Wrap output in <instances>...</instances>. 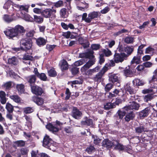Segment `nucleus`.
Masks as SVG:
<instances>
[{"mask_svg": "<svg viewBox=\"0 0 157 157\" xmlns=\"http://www.w3.org/2000/svg\"><path fill=\"white\" fill-rule=\"evenodd\" d=\"M30 87L31 92L36 95V96H41L44 93V90L42 88L36 84Z\"/></svg>", "mask_w": 157, "mask_h": 157, "instance_id": "39448f33", "label": "nucleus"}, {"mask_svg": "<svg viewBox=\"0 0 157 157\" xmlns=\"http://www.w3.org/2000/svg\"><path fill=\"white\" fill-rule=\"evenodd\" d=\"M129 103V105L124 107V109L126 111L129 110H138L140 106L139 104L134 101H130Z\"/></svg>", "mask_w": 157, "mask_h": 157, "instance_id": "6e6552de", "label": "nucleus"}, {"mask_svg": "<svg viewBox=\"0 0 157 157\" xmlns=\"http://www.w3.org/2000/svg\"><path fill=\"white\" fill-rule=\"evenodd\" d=\"M94 52L92 50H90L85 52L86 59H92L94 57Z\"/></svg>", "mask_w": 157, "mask_h": 157, "instance_id": "72a5a7b5", "label": "nucleus"}, {"mask_svg": "<svg viewBox=\"0 0 157 157\" xmlns=\"http://www.w3.org/2000/svg\"><path fill=\"white\" fill-rule=\"evenodd\" d=\"M95 61L93 60H89L87 62H86L85 64L88 68H89L92 65L95 63Z\"/></svg>", "mask_w": 157, "mask_h": 157, "instance_id": "052dcab7", "label": "nucleus"}, {"mask_svg": "<svg viewBox=\"0 0 157 157\" xmlns=\"http://www.w3.org/2000/svg\"><path fill=\"white\" fill-rule=\"evenodd\" d=\"M99 15V12L96 11H93L90 13L88 14L89 20V23L91 22L92 20L97 18Z\"/></svg>", "mask_w": 157, "mask_h": 157, "instance_id": "b1692460", "label": "nucleus"}, {"mask_svg": "<svg viewBox=\"0 0 157 157\" xmlns=\"http://www.w3.org/2000/svg\"><path fill=\"white\" fill-rule=\"evenodd\" d=\"M48 75L51 77H55L57 75V73L54 67H52L48 71Z\"/></svg>", "mask_w": 157, "mask_h": 157, "instance_id": "bb28decb", "label": "nucleus"}, {"mask_svg": "<svg viewBox=\"0 0 157 157\" xmlns=\"http://www.w3.org/2000/svg\"><path fill=\"white\" fill-rule=\"evenodd\" d=\"M25 32V30L22 26L18 25L10 29H7L4 31L5 35L9 39H13L17 37L19 35H23Z\"/></svg>", "mask_w": 157, "mask_h": 157, "instance_id": "f257e3e1", "label": "nucleus"}, {"mask_svg": "<svg viewBox=\"0 0 157 157\" xmlns=\"http://www.w3.org/2000/svg\"><path fill=\"white\" fill-rule=\"evenodd\" d=\"M132 82L133 86L137 89V91L139 89L140 86H143L145 84V83L143 80H140L138 78H135L132 81Z\"/></svg>", "mask_w": 157, "mask_h": 157, "instance_id": "4468645a", "label": "nucleus"}, {"mask_svg": "<svg viewBox=\"0 0 157 157\" xmlns=\"http://www.w3.org/2000/svg\"><path fill=\"white\" fill-rule=\"evenodd\" d=\"M8 63L9 64L12 65H17V59L15 56H13L11 58H9L8 60Z\"/></svg>", "mask_w": 157, "mask_h": 157, "instance_id": "c85d7f7f", "label": "nucleus"}, {"mask_svg": "<svg viewBox=\"0 0 157 157\" xmlns=\"http://www.w3.org/2000/svg\"><path fill=\"white\" fill-rule=\"evenodd\" d=\"M92 137L94 139V143L95 144L98 145L100 143L101 139L97 136L93 135Z\"/></svg>", "mask_w": 157, "mask_h": 157, "instance_id": "79ce46f5", "label": "nucleus"}, {"mask_svg": "<svg viewBox=\"0 0 157 157\" xmlns=\"http://www.w3.org/2000/svg\"><path fill=\"white\" fill-rule=\"evenodd\" d=\"M113 86V85L111 83H108L107 84L105 87V90L106 92L109 91Z\"/></svg>", "mask_w": 157, "mask_h": 157, "instance_id": "5fc2aeb1", "label": "nucleus"}, {"mask_svg": "<svg viewBox=\"0 0 157 157\" xmlns=\"http://www.w3.org/2000/svg\"><path fill=\"white\" fill-rule=\"evenodd\" d=\"M142 61L139 59L137 58L136 56H134L131 61V64H132L134 63L139 64Z\"/></svg>", "mask_w": 157, "mask_h": 157, "instance_id": "49530a36", "label": "nucleus"}, {"mask_svg": "<svg viewBox=\"0 0 157 157\" xmlns=\"http://www.w3.org/2000/svg\"><path fill=\"white\" fill-rule=\"evenodd\" d=\"M101 50L103 53L104 54V55H105L106 56H109L112 54V53L111 51L109 49H108V50H107L105 49H101Z\"/></svg>", "mask_w": 157, "mask_h": 157, "instance_id": "4d7b16f0", "label": "nucleus"}, {"mask_svg": "<svg viewBox=\"0 0 157 157\" xmlns=\"http://www.w3.org/2000/svg\"><path fill=\"white\" fill-rule=\"evenodd\" d=\"M36 44L39 47H42L45 45L48 42L47 40L44 38L40 37L38 38H34Z\"/></svg>", "mask_w": 157, "mask_h": 157, "instance_id": "f3484780", "label": "nucleus"}, {"mask_svg": "<svg viewBox=\"0 0 157 157\" xmlns=\"http://www.w3.org/2000/svg\"><path fill=\"white\" fill-rule=\"evenodd\" d=\"M56 46V45H51L50 44H47L46 46V49L49 51V52H50Z\"/></svg>", "mask_w": 157, "mask_h": 157, "instance_id": "6e6d98bb", "label": "nucleus"}, {"mask_svg": "<svg viewBox=\"0 0 157 157\" xmlns=\"http://www.w3.org/2000/svg\"><path fill=\"white\" fill-rule=\"evenodd\" d=\"M23 60L33 61L34 60L33 57L30 55L25 54L24 55L22 58Z\"/></svg>", "mask_w": 157, "mask_h": 157, "instance_id": "37998d69", "label": "nucleus"}, {"mask_svg": "<svg viewBox=\"0 0 157 157\" xmlns=\"http://www.w3.org/2000/svg\"><path fill=\"white\" fill-rule=\"evenodd\" d=\"M154 75L151 79L150 81V83L154 82V80H155V78L157 77V68L153 72Z\"/></svg>", "mask_w": 157, "mask_h": 157, "instance_id": "69168bd1", "label": "nucleus"}, {"mask_svg": "<svg viewBox=\"0 0 157 157\" xmlns=\"http://www.w3.org/2000/svg\"><path fill=\"white\" fill-rule=\"evenodd\" d=\"M43 21L44 18L42 17L36 15H34L33 22L34 21L37 23L41 24L43 22Z\"/></svg>", "mask_w": 157, "mask_h": 157, "instance_id": "cd10ccee", "label": "nucleus"}, {"mask_svg": "<svg viewBox=\"0 0 157 157\" xmlns=\"http://www.w3.org/2000/svg\"><path fill=\"white\" fill-rule=\"evenodd\" d=\"M84 120L81 122V125L91 127L93 125V121L89 117H85L83 119Z\"/></svg>", "mask_w": 157, "mask_h": 157, "instance_id": "6ab92c4d", "label": "nucleus"}, {"mask_svg": "<svg viewBox=\"0 0 157 157\" xmlns=\"http://www.w3.org/2000/svg\"><path fill=\"white\" fill-rule=\"evenodd\" d=\"M6 108L8 113H12L14 110L13 106L9 102L6 103Z\"/></svg>", "mask_w": 157, "mask_h": 157, "instance_id": "c9c22d12", "label": "nucleus"}, {"mask_svg": "<svg viewBox=\"0 0 157 157\" xmlns=\"http://www.w3.org/2000/svg\"><path fill=\"white\" fill-rule=\"evenodd\" d=\"M115 146L114 143L109 140L108 139H105L102 142V146L107 149L112 148Z\"/></svg>", "mask_w": 157, "mask_h": 157, "instance_id": "f8f14e48", "label": "nucleus"}, {"mask_svg": "<svg viewBox=\"0 0 157 157\" xmlns=\"http://www.w3.org/2000/svg\"><path fill=\"white\" fill-rule=\"evenodd\" d=\"M119 79L118 74H114L109 76V81L113 84L117 82L116 84H117V85L118 86H120Z\"/></svg>", "mask_w": 157, "mask_h": 157, "instance_id": "ddd939ff", "label": "nucleus"}, {"mask_svg": "<svg viewBox=\"0 0 157 157\" xmlns=\"http://www.w3.org/2000/svg\"><path fill=\"white\" fill-rule=\"evenodd\" d=\"M35 33V32L33 30H31L28 31L26 33L25 35L26 37H28V38H31L32 40L33 39H34L35 37H34V36Z\"/></svg>", "mask_w": 157, "mask_h": 157, "instance_id": "f704fd0d", "label": "nucleus"}, {"mask_svg": "<svg viewBox=\"0 0 157 157\" xmlns=\"http://www.w3.org/2000/svg\"><path fill=\"white\" fill-rule=\"evenodd\" d=\"M95 150V148L94 146L90 145L87 147L86 150V151L88 153L90 154L92 153V152L94 151Z\"/></svg>", "mask_w": 157, "mask_h": 157, "instance_id": "603ef678", "label": "nucleus"}, {"mask_svg": "<svg viewBox=\"0 0 157 157\" xmlns=\"http://www.w3.org/2000/svg\"><path fill=\"white\" fill-rule=\"evenodd\" d=\"M20 151L22 155H27L28 150L25 148H22L20 149Z\"/></svg>", "mask_w": 157, "mask_h": 157, "instance_id": "774afa93", "label": "nucleus"}, {"mask_svg": "<svg viewBox=\"0 0 157 157\" xmlns=\"http://www.w3.org/2000/svg\"><path fill=\"white\" fill-rule=\"evenodd\" d=\"M153 64L150 62L146 61L143 63V65L145 68H150L151 67Z\"/></svg>", "mask_w": 157, "mask_h": 157, "instance_id": "0e129e2a", "label": "nucleus"}, {"mask_svg": "<svg viewBox=\"0 0 157 157\" xmlns=\"http://www.w3.org/2000/svg\"><path fill=\"white\" fill-rule=\"evenodd\" d=\"M87 15L86 13H83L82 15V20L83 21H84L86 23H89V20H90V19L89 17V16H88V17H87Z\"/></svg>", "mask_w": 157, "mask_h": 157, "instance_id": "bf43d9fd", "label": "nucleus"}, {"mask_svg": "<svg viewBox=\"0 0 157 157\" xmlns=\"http://www.w3.org/2000/svg\"><path fill=\"white\" fill-rule=\"evenodd\" d=\"M126 54L123 52V48L122 47H120L117 49L114 55V60L116 63H122L124 60H126Z\"/></svg>", "mask_w": 157, "mask_h": 157, "instance_id": "f03ea898", "label": "nucleus"}, {"mask_svg": "<svg viewBox=\"0 0 157 157\" xmlns=\"http://www.w3.org/2000/svg\"><path fill=\"white\" fill-rule=\"evenodd\" d=\"M25 87L24 85L22 84H17L16 86L17 90L18 91L19 93L20 94L24 93L25 91Z\"/></svg>", "mask_w": 157, "mask_h": 157, "instance_id": "a878e982", "label": "nucleus"}, {"mask_svg": "<svg viewBox=\"0 0 157 157\" xmlns=\"http://www.w3.org/2000/svg\"><path fill=\"white\" fill-rule=\"evenodd\" d=\"M23 19L28 21L33 22V18L29 14L25 13L22 15Z\"/></svg>", "mask_w": 157, "mask_h": 157, "instance_id": "473e14b6", "label": "nucleus"}, {"mask_svg": "<svg viewBox=\"0 0 157 157\" xmlns=\"http://www.w3.org/2000/svg\"><path fill=\"white\" fill-rule=\"evenodd\" d=\"M23 48L20 46V48L12 47L11 48L10 51L13 53H15L21 50H22Z\"/></svg>", "mask_w": 157, "mask_h": 157, "instance_id": "864d4df0", "label": "nucleus"}, {"mask_svg": "<svg viewBox=\"0 0 157 157\" xmlns=\"http://www.w3.org/2000/svg\"><path fill=\"white\" fill-rule=\"evenodd\" d=\"M66 11L67 9L65 8H63L60 10V15L61 17L65 18L67 17L68 15L66 13Z\"/></svg>", "mask_w": 157, "mask_h": 157, "instance_id": "58836bf2", "label": "nucleus"}, {"mask_svg": "<svg viewBox=\"0 0 157 157\" xmlns=\"http://www.w3.org/2000/svg\"><path fill=\"white\" fill-rule=\"evenodd\" d=\"M123 50V52H124L127 53L126 54V57L127 58L134 51V48L132 46H127L126 47H124Z\"/></svg>", "mask_w": 157, "mask_h": 157, "instance_id": "4be33fe9", "label": "nucleus"}, {"mask_svg": "<svg viewBox=\"0 0 157 157\" xmlns=\"http://www.w3.org/2000/svg\"><path fill=\"white\" fill-rule=\"evenodd\" d=\"M123 75L126 77H131L133 74L132 71L129 67H126L123 71Z\"/></svg>", "mask_w": 157, "mask_h": 157, "instance_id": "5701e85b", "label": "nucleus"}, {"mask_svg": "<svg viewBox=\"0 0 157 157\" xmlns=\"http://www.w3.org/2000/svg\"><path fill=\"white\" fill-rule=\"evenodd\" d=\"M150 109L151 108L150 107H147L140 112H139L140 117L141 118L147 117L149 114Z\"/></svg>", "mask_w": 157, "mask_h": 157, "instance_id": "aec40b11", "label": "nucleus"}, {"mask_svg": "<svg viewBox=\"0 0 157 157\" xmlns=\"http://www.w3.org/2000/svg\"><path fill=\"white\" fill-rule=\"evenodd\" d=\"M153 98L152 95L150 94H147L145 96L144 98V101L147 102L149 101H151Z\"/></svg>", "mask_w": 157, "mask_h": 157, "instance_id": "13d9d810", "label": "nucleus"}, {"mask_svg": "<svg viewBox=\"0 0 157 157\" xmlns=\"http://www.w3.org/2000/svg\"><path fill=\"white\" fill-rule=\"evenodd\" d=\"M41 80L43 81H46L47 79V77L46 74L44 73H41L39 74L37 77Z\"/></svg>", "mask_w": 157, "mask_h": 157, "instance_id": "c03bdc74", "label": "nucleus"}, {"mask_svg": "<svg viewBox=\"0 0 157 157\" xmlns=\"http://www.w3.org/2000/svg\"><path fill=\"white\" fill-rule=\"evenodd\" d=\"M54 142L48 135L46 134L44 137L43 141V146L50 150H52L54 145Z\"/></svg>", "mask_w": 157, "mask_h": 157, "instance_id": "20e7f679", "label": "nucleus"}, {"mask_svg": "<svg viewBox=\"0 0 157 157\" xmlns=\"http://www.w3.org/2000/svg\"><path fill=\"white\" fill-rule=\"evenodd\" d=\"M154 48L149 46L146 49L145 53L146 54H151L154 52Z\"/></svg>", "mask_w": 157, "mask_h": 157, "instance_id": "e2e57ef3", "label": "nucleus"}, {"mask_svg": "<svg viewBox=\"0 0 157 157\" xmlns=\"http://www.w3.org/2000/svg\"><path fill=\"white\" fill-rule=\"evenodd\" d=\"M104 57V54L102 53L101 54H100V56L99 57V63L100 64H102L105 61V59Z\"/></svg>", "mask_w": 157, "mask_h": 157, "instance_id": "680f3d73", "label": "nucleus"}, {"mask_svg": "<svg viewBox=\"0 0 157 157\" xmlns=\"http://www.w3.org/2000/svg\"><path fill=\"white\" fill-rule=\"evenodd\" d=\"M56 12V10L48 8L42 10L41 15L45 18H50L53 12Z\"/></svg>", "mask_w": 157, "mask_h": 157, "instance_id": "9d476101", "label": "nucleus"}, {"mask_svg": "<svg viewBox=\"0 0 157 157\" xmlns=\"http://www.w3.org/2000/svg\"><path fill=\"white\" fill-rule=\"evenodd\" d=\"M83 81L82 78L78 79L77 80H74L71 82V86H73V85L81 84L83 82Z\"/></svg>", "mask_w": 157, "mask_h": 157, "instance_id": "a18cd8bd", "label": "nucleus"}, {"mask_svg": "<svg viewBox=\"0 0 157 157\" xmlns=\"http://www.w3.org/2000/svg\"><path fill=\"white\" fill-rule=\"evenodd\" d=\"M68 64L67 61L65 59H63L61 61L60 68L62 71H64L68 69L69 68Z\"/></svg>", "mask_w": 157, "mask_h": 157, "instance_id": "393cba45", "label": "nucleus"}, {"mask_svg": "<svg viewBox=\"0 0 157 157\" xmlns=\"http://www.w3.org/2000/svg\"><path fill=\"white\" fill-rule=\"evenodd\" d=\"M124 88L126 91L128 92L131 94H135L137 92V89L133 86L132 87L130 82L127 83L124 85Z\"/></svg>", "mask_w": 157, "mask_h": 157, "instance_id": "9b49d317", "label": "nucleus"}, {"mask_svg": "<svg viewBox=\"0 0 157 157\" xmlns=\"http://www.w3.org/2000/svg\"><path fill=\"white\" fill-rule=\"evenodd\" d=\"M63 1L59 0L54 3V6L56 7H59L63 6Z\"/></svg>", "mask_w": 157, "mask_h": 157, "instance_id": "338daca9", "label": "nucleus"}, {"mask_svg": "<svg viewBox=\"0 0 157 157\" xmlns=\"http://www.w3.org/2000/svg\"><path fill=\"white\" fill-rule=\"evenodd\" d=\"M10 98L15 102L17 103L21 102V98L17 95H10Z\"/></svg>", "mask_w": 157, "mask_h": 157, "instance_id": "e433bc0d", "label": "nucleus"}, {"mask_svg": "<svg viewBox=\"0 0 157 157\" xmlns=\"http://www.w3.org/2000/svg\"><path fill=\"white\" fill-rule=\"evenodd\" d=\"M103 75L101 73V72L98 73L95 77H94L93 79L95 82H100L101 81V78Z\"/></svg>", "mask_w": 157, "mask_h": 157, "instance_id": "7c9ffc66", "label": "nucleus"}, {"mask_svg": "<svg viewBox=\"0 0 157 157\" xmlns=\"http://www.w3.org/2000/svg\"><path fill=\"white\" fill-rule=\"evenodd\" d=\"M26 80L29 86L30 87L35 85L37 78L35 75H31L26 78Z\"/></svg>", "mask_w": 157, "mask_h": 157, "instance_id": "a211bd4d", "label": "nucleus"}, {"mask_svg": "<svg viewBox=\"0 0 157 157\" xmlns=\"http://www.w3.org/2000/svg\"><path fill=\"white\" fill-rule=\"evenodd\" d=\"M23 110L24 113L27 114L33 112L34 111V109L33 107H28L24 108Z\"/></svg>", "mask_w": 157, "mask_h": 157, "instance_id": "4c0bfd02", "label": "nucleus"}, {"mask_svg": "<svg viewBox=\"0 0 157 157\" xmlns=\"http://www.w3.org/2000/svg\"><path fill=\"white\" fill-rule=\"evenodd\" d=\"M78 41L79 43L84 48H86L89 47L90 43L87 39L80 37L78 38Z\"/></svg>", "mask_w": 157, "mask_h": 157, "instance_id": "2eb2a0df", "label": "nucleus"}, {"mask_svg": "<svg viewBox=\"0 0 157 157\" xmlns=\"http://www.w3.org/2000/svg\"><path fill=\"white\" fill-rule=\"evenodd\" d=\"M2 18L5 21L8 23H10L13 20V17L7 14H4Z\"/></svg>", "mask_w": 157, "mask_h": 157, "instance_id": "c756f323", "label": "nucleus"}, {"mask_svg": "<svg viewBox=\"0 0 157 157\" xmlns=\"http://www.w3.org/2000/svg\"><path fill=\"white\" fill-rule=\"evenodd\" d=\"M125 117L124 118L125 121L127 122L132 120L134 118L135 115V113L132 111H128V110L126 111Z\"/></svg>", "mask_w": 157, "mask_h": 157, "instance_id": "dca6fc26", "label": "nucleus"}, {"mask_svg": "<svg viewBox=\"0 0 157 157\" xmlns=\"http://www.w3.org/2000/svg\"><path fill=\"white\" fill-rule=\"evenodd\" d=\"M33 41L31 38L28 37L22 38L21 40L20 45L22 47V50L26 51L30 50L32 47Z\"/></svg>", "mask_w": 157, "mask_h": 157, "instance_id": "7ed1b4c3", "label": "nucleus"}, {"mask_svg": "<svg viewBox=\"0 0 157 157\" xmlns=\"http://www.w3.org/2000/svg\"><path fill=\"white\" fill-rule=\"evenodd\" d=\"M60 122L57 120L56 124H53L49 123L46 125V128L49 131L53 132H57L59 131V128L58 126H60Z\"/></svg>", "mask_w": 157, "mask_h": 157, "instance_id": "423d86ee", "label": "nucleus"}, {"mask_svg": "<svg viewBox=\"0 0 157 157\" xmlns=\"http://www.w3.org/2000/svg\"><path fill=\"white\" fill-rule=\"evenodd\" d=\"M115 105L111 102H108L106 103L104 106V108L105 110H108L114 108Z\"/></svg>", "mask_w": 157, "mask_h": 157, "instance_id": "a19ab883", "label": "nucleus"}, {"mask_svg": "<svg viewBox=\"0 0 157 157\" xmlns=\"http://www.w3.org/2000/svg\"><path fill=\"white\" fill-rule=\"evenodd\" d=\"M44 99L41 97L38 96H34L32 98V101L35 102L37 105L40 107V109L44 110L45 109L46 106H43Z\"/></svg>", "mask_w": 157, "mask_h": 157, "instance_id": "0eeeda50", "label": "nucleus"}, {"mask_svg": "<svg viewBox=\"0 0 157 157\" xmlns=\"http://www.w3.org/2000/svg\"><path fill=\"white\" fill-rule=\"evenodd\" d=\"M116 142L117 144H115L114 149L119 151H123L124 145L121 144L117 141H116Z\"/></svg>", "mask_w": 157, "mask_h": 157, "instance_id": "2f4dec72", "label": "nucleus"}, {"mask_svg": "<svg viewBox=\"0 0 157 157\" xmlns=\"http://www.w3.org/2000/svg\"><path fill=\"white\" fill-rule=\"evenodd\" d=\"M29 6H21L19 8L20 10L21 11V12L22 13V12H28L29 11ZM23 14L22 13V14Z\"/></svg>", "mask_w": 157, "mask_h": 157, "instance_id": "09e8293b", "label": "nucleus"}, {"mask_svg": "<svg viewBox=\"0 0 157 157\" xmlns=\"http://www.w3.org/2000/svg\"><path fill=\"white\" fill-rule=\"evenodd\" d=\"M101 46L99 44H92L91 45V48L92 51H97L99 49Z\"/></svg>", "mask_w": 157, "mask_h": 157, "instance_id": "3c124183", "label": "nucleus"}, {"mask_svg": "<svg viewBox=\"0 0 157 157\" xmlns=\"http://www.w3.org/2000/svg\"><path fill=\"white\" fill-rule=\"evenodd\" d=\"M126 111L124 108L123 110H119L117 113L120 119H122L124 116L125 115Z\"/></svg>", "mask_w": 157, "mask_h": 157, "instance_id": "ea45409f", "label": "nucleus"}, {"mask_svg": "<svg viewBox=\"0 0 157 157\" xmlns=\"http://www.w3.org/2000/svg\"><path fill=\"white\" fill-rule=\"evenodd\" d=\"M134 38L131 36H127L124 40V41L127 44H131L133 42Z\"/></svg>", "mask_w": 157, "mask_h": 157, "instance_id": "8fccbe9b", "label": "nucleus"}, {"mask_svg": "<svg viewBox=\"0 0 157 157\" xmlns=\"http://www.w3.org/2000/svg\"><path fill=\"white\" fill-rule=\"evenodd\" d=\"M82 113L81 111L76 107H73L71 112V116L73 117L76 119H79L81 118Z\"/></svg>", "mask_w": 157, "mask_h": 157, "instance_id": "1a4fd4ad", "label": "nucleus"}, {"mask_svg": "<svg viewBox=\"0 0 157 157\" xmlns=\"http://www.w3.org/2000/svg\"><path fill=\"white\" fill-rule=\"evenodd\" d=\"M71 71L73 75H76L79 72V68L73 67L71 68Z\"/></svg>", "mask_w": 157, "mask_h": 157, "instance_id": "de8ad7c7", "label": "nucleus"}, {"mask_svg": "<svg viewBox=\"0 0 157 157\" xmlns=\"http://www.w3.org/2000/svg\"><path fill=\"white\" fill-rule=\"evenodd\" d=\"M136 133L139 134L142 133L143 132H147V129L145 128L144 125L143 124H140V125L136 127L135 128Z\"/></svg>", "mask_w": 157, "mask_h": 157, "instance_id": "412c9836", "label": "nucleus"}]
</instances>
